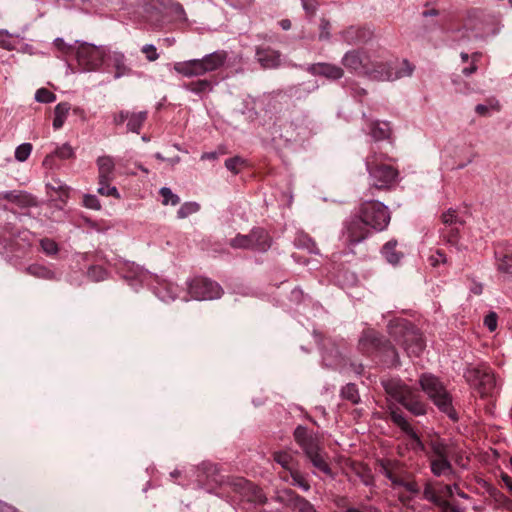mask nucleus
<instances>
[{"mask_svg": "<svg viewBox=\"0 0 512 512\" xmlns=\"http://www.w3.org/2000/svg\"><path fill=\"white\" fill-rule=\"evenodd\" d=\"M390 160L387 154L375 150L367 156L365 166L370 179L367 194L373 196L374 190L390 191L396 186L399 171L387 163Z\"/></svg>", "mask_w": 512, "mask_h": 512, "instance_id": "nucleus-1", "label": "nucleus"}, {"mask_svg": "<svg viewBox=\"0 0 512 512\" xmlns=\"http://www.w3.org/2000/svg\"><path fill=\"white\" fill-rule=\"evenodd\" d=\"M228 58L224 50H218L198 59L176 62L173 69L183 77L191 78L214 72L221 68Z\"/></svg>", "mask_w": 512, "mask_h": 512, "instance_id": "nucleus-2", "label": "nucleus"}, {"mask_svg": "<svg viewBox=\"0 0 512 512\" xmlns=\"http://www.w3.org/2000/svg\"><path fill=\"white\" fill-rule=\"evenodd\" d=\"M390 334L399 343L409 356H419L424 348L425 341L422 334L413 325L406 321L390 323Z\"/></svg>", "mask_w": 512, "mask_h": 512, "instance_id": "nucleus-3", "label": "nucleus"}, {"mask_svg": "<svg viewBox=\"0 0 512 512\" xmlns=\"http://www.w3.org/2000/svg\"><path fill=\"white\" fill-rule=\"evenodd\" d=\"M419 383L422 390L439 410L446 413L450 418L456 419V413L452 406V398L437 377L431 374H422Z\"/></svg>", "mask_w": 512, "mask_h": 512, "instance_id": "nucleus-4", "label": "nucleus"}, {"mask_svg": "<svg viewBox=\"0 0 512 512\" xmlns=\"http://www.w3.org/2000/svg\"><path fill=\"white\" fill-rule=\"evenodd\" d=\"M386 392L408 411L416 416L424 415L426 408L417 391L399 381H389L384 385Z\"/></svg>", "mask_w": 512, "mask_h": 512, "instance_id": "nucleus-5", "label": "nucleus"}, {"mask_svg": "<svg viewBox=\"0 0 512 512\" xmlns=\"http://www.w3.org/2000/svg\"><path fill=\"white\" fill-rule=\"evenodd\" d=\"M430 451L427 452V458L432 474L436 477H447L454 475V469L449 460L451 447L441 439L431 440L429 443Z\"/></svg>", "mask_w": 512, "mask_h": 512, "instance_id": "nucleus-6", "label": "nucleus"}, {"mask_svg": "<svg viewBox=\"0 0 512 512\" xmlns=\"http://www.w3.org/2000/svg\"><path fill=\"white\" fill-rule=\"evenodd\" d=\"M358 214L364 224L374 231H383L388 226L391 216L388 207L376 200L362 202Z\"/></svg>", "mask_w": 512, "mask_h": 512, "instance_id": "nucleus-7", "label": "nucleus"}, {"mask_svg": "<svg viewBox=\"0 0 512 512\" xmlns=\"http://www.w3.org/2000/svg\"><path fill=\"white\" fill-rule=\"evenodd\" d=\"M359 349L366 353L372 354L379 352L384 356V362L390 366L399 364V356L395 348L385 340H382L379 334L375 331H365L359 340Z\"/></svg>", "mask_w": 512, "mask_h": 512, "instance_id": "nucleus-8", "label": "nucleus"}, {"mask_svg": "<svg viewBox=\"0 0 512 512\" xmlns=\"http://www.w3.org/2000/svg\"><path fill=\"white\" fill-rule=\"evenodd\" d=\"M271 237L263 228H254L248 235L237 234L230 241V246L235 249H251L266 252L271 247Z\"/></svg>", "mask_w": 512, "mask_h": 512, "instance_id": "nucleus-9", "label": "nucleus"}, {"mask_svg": "<svg viewBox=\"0 0 512 512\" xmlns=\"http://www.w3.org/2000/svg\"><path fill=\"white\" fill-rule=\"evenodd\" d=\"M370 57L360 51L352 50L342 58L343 66L351 72L359 75H366L370 78H391V74H384L370 67Z\"/></svg>", "mask_w": 512, "mask_h": 512, "instance_id": "nucleus-10", "label": "nucleus"}, {"mask_svg": "<svg viewBox=\"0 0 512 512\" xmlns=\"http://www.w3.org/2000/svg\"><path fill=\"white\" fill-rule=\"evenodd\" d=\"M464 377L471 386L478 389L482 396L491 393L496 385L492 370L484 364L477 367H468Z\"/></svg>", "mask_w": 512, "mask_h": 512, "instance_id": "nucleus-11", "label": "nucleus"}, {"mask_svg": "<svg viewBox=\"0 0 512 512\" xmlns=\"http://www.w3.org/2000/svg\"><path fill=\"white\" fill-rule=\"evenodd\" d=\"M106 56V49L103 46H95L89 43H82L78 46L76 58L79 66L84 71L98 69Z\"/></svg>", "mask_w": 512, "mask_h": 512, "instance_id": "nucleus-12", "label": "nucleus"}, {"mask_svg": "<svg viewBox=\"0 0 512 512\" xmlns=\"http://www.w3.org/2000/svg\"><path fill=\"white\" fill-rule=\"evenodd\" d=\"M192 297L197 300H212L217 299L222 294L220 285L207 278L194 279L189 287Z\"/></svg>", "mask_w": 512, "mask_h": 512, "instance_id": "nucleus-13", "label": "nucleus"}, {"mask_svg": "<svg viewBox=\"0 0 512 512\" xmlns=\"http://www.w3.org/2000/svg\"><path fill=\"white\" fill-rule=\"evenodd\" d=\"M370 235V228L364 224L357 214L348 219L344 224L343 236L348 246H354L365 240Z\"/></svg>", "mask_w": 512, "mask_h": 512, "instance_id": "nucleus-14", "label": "nucleus"}, {"mask_svg": "<svg viewBox=\"0 0 512 512\" xmlns=\"http://www.w3.org/2000/svg\"><path fill=\"white\" fill-rule=\"evenodd\" d=\"M402 68H398V62H390V63H382V62H373L370 60L371 69H375L379 72H383L384 74H391V78H373L378 81H393L402 77L411 76L414 67L407 61L403 60L401 62Z\"/></svg>", "mask_w": 512, "mask_h": 512, "instance_id": "nucleus-15", "label": "nucleus"}, {"mask_svg": "<svg viewBox=\"0 0 512 512\" xmlns=\"http://www.w3.org/2000/svg\"><path fill=\"white\" fill-rule=\"evenodd\" d=\"M275 499L296 512H316L314 506L308 500L288 488L278 490Z\"/></svg>", "mask_w": 512, "mask_h": 512, "instance_id": "nucleus-16", "label": "nucleus"}, {"mask_svg": "<svg viewBox=\"0 0 512 512\" xmlns=\"http://www.w3.org/2000/svg\"><path fill=\"white\" fill-rule=\"evenodd\" d=\"M441 222L447 231L443 232L444 238L451 244H456L459 239V229L465 224V220L458 214L457 210L449 208L441 215Z\"/></svg>", "mask_w": 512, "mask_h": 512, "instance_id": "nucleus-17", "label": "nucleus"}, {"mask_svg": "<svg viewBox=\"0 0 512 512\" xmlns=\"http://www.w3.org/2000/svg\"><path fill=\"white\" fill-rule=\"evenodd\" d=\"M391 420L396 424L402 431H404L411 439V448L413 450L424 451L425 446L416 432L413 430L409 422L405 419L402 412L399 410H391Z\"/></svg>", "mask_w": 512, "mask_h": 512, "instance_id": "nucleus-18", "label": "nucleus"}, {"mask_svg": "<svg viewBox=\"0 0 512 512\" xmlns=\"http://www.w3.org/2000/svg\"><path fill=\"white\" fill-rule=\"evenodd\" d=\"M255 56L263 69H276L281 64V53L269 46H257Z\"/></svg>", "mask_w": 512, "mask_h": 512, "instance_id": "nucleus-19", "label": "nucleus"}, {"mask_svg": "<svg viewBox=\"0 0 512 512\" xmlns=\"http://www.w3.org/2000/svg\"><path fill=\"white\" fill-rule=\"evenodd\" d=\"M308 71L314 76H322L330 80H338L343 77L341 67L330 63H315L308 67Z\"/></svg>", "mask_w": 512, "mask_h": 512, "instance_id": "nucleus-20", "label": "nucleus"}, {"mask_svg": "<svg viewBox=\"0 0 512 512\" xmlns=\"http://www.w3.org/2000/svg\"><path fill=\"white\" fill-rule=\"evenodd\" d=\"M379 466L380 472L391 481L394 487L398 486L406 475L397 461L380 460Z\"/></svg>", "mask_w": 512, "mask_h": 512, "instance_id": "nucleus-21", "label": "nucleus"}, {"mask_svg": "<svg viewBox=\"0 0 512 512\" xmlns=\"http://www.w3.org/2000/svg\"><path fill=\"white\" fill-rule=\"evenodd\" d=\"M109 61L114 69V78L119 79L132 74V68L127 64L126 57L122 52H113L109 56Z\"/></svg>", "mask_w": 512, "mask_h": 512, "instance_id": "nucleus-22", "label": "nucleus"}, {"mask_svg": "<svg viewBox=\"0 0 512 512\" xmlns=\"http://www.w3.org/2000/svg\"><path fill=\"white\" fill-rule=\"evenodd\" d=\"M99 181H112L114 176L115 163L111 156H101L97 159Z\"/></svg>", "mask_w": 512, "mask_h": 512, "instance_id": "nucleus-23", "label": "nucleus"}, {"mask_svg": "<svg viewBox=\"0 0 512 512\" xmlns=\"http://www.w3.org/2000/svg\"><path fill=\"white\" fill-rule=\"evenodd\" d=\"M243 484V495L247 498L249 502H253L256 504H264L266 502V497L259 487L253 485L250 482L240 480L239 485Z\"/></svg>", "mask_w": 512, "mask_h": 512, "instance_id": "nucleus-24", "label": "nucleus"}, {"mask_svg": "<svg viewBox=\"0 0 512 512\" xmlns=\"http://www.w3.org/2000/svg\"><path fill=\"white\" fill-rule=\"evenodd\" d=\"M70 111V105L67 102H62L56 105L54 109L53 128L55 130L60 129L68 116Z\"/></svg>", "mask_w": 512, "mask_h": 512, "instance_id": "nucleus-25", "label": "nucleus"}, {"mask_svg": "<svg viewBox=\"0 0 512 512\" xmlns=\"http://www.w3.org/2000/svg\"><path fill=\"white\" fill-rule=\"evenodd\" d=\"M147 119V111H141V112H130L128 122H127V129L130 132L133 133H139L144 122Z\"/></svg>", "mask_w": 512, "mask_h": 512, "instance_id": "nucleus-26", "label": "nucleus"}, {"mask_svg": "<svg viewBox=\"0 0 512 512\" xmlns=\"http://www.w3.org/2000/svg\"><path fill=\"white\" fill-rule=\"evenodd\" d=\"M57 156L60 159H71L75 156L73 148L69 144H63L60 147H57L53 154L47 155L43 161L44 165H48L52 160L53 157Z\"/></svg>", "mask_w": 512, "mask_h": 512, "instance_id": "nucleus-27", "label": "nucleus"}, {"mask_svg": "<svg viewBox=\"0 0 512 512\" xmlns=\"http://www.w3.org/2000/svg\"><path fill=\"white\" fill-rule=\"evenodd\" d=\"M273 460L281 465L282 468L291 472V470L295 469L293 467L294 458L292 454L288 451H276L273 453Z\"/></svg>", "mask_w": 512, "mask_h": 512, "instance_id": "nucleus-28", "label": "nucleus"}, {"mask_svg": "<svg viewBox=\"0 0 512 512\" xmlns=\"http://www.w3.org/2000/svg\"><path fill=\"white\" fill-rule=\"evenodd\" d=\"M371 136L376 140H384L390 137L391 130L388 123L375 122L371 126Z\"/></svg>", "mask_w": 512, "mask_h": 512, "instance_id": "nucleus-29", "label": "nucleus"}, {"mask_svg": "<svg viewBox=\"0 0 512 512\" xmlns=\"http://www.w3.org/2000/svg\"><path fill=\"white\" fill-rule=\"evenodd\" d=\"M300 447L303 449L307 458L323 452L319 439L316 436L308 438Z\"/></svg>", "mask_w": 512, "mask_h": 512, "instance_id": "nucleus-30", "label": "nucleus"}, {"mask_svg": "<svg viewBox=\"0 0 512 512\" xmlns=\"http://www.w3.org/2000/svg\"><path fill=\"white\" fill-rule=\"evenodd\" d=\"M308 459L311 461V463L313 464V466L315 468H317L319 471L323 472L327 476L332 477V470L326 460V456H325L324 452H321L312 457H309Z\"/></svg>", "mask_w": 512, "mask_h": 512, "instance_id": "nucleus-31", "label": "nucleus"}, {"mask_svg": "<svg viewBox=\"0 0 512 512\" xmlns=\"http://www.w3.org/2000/svg\"><path fill=\"white\" fill-rule=\"evenodd\" d=\"M500 104L496 99H488L486 104H478L475 107V111L479 116H488L491 112L499 111Z\"/></svg>", "mask_w": 512, "mask_h": 512, "instance_id": "nucleus-32", "label": "nucleus"}, {"mask_svg": "<svg viewBox=\"0 0 512 512\" xmlns=\"http://www.w3.org/2000/svg\"><path fill=\"white\" fill-rule=\"evenodd\" d=\"M396 242L389 241L383 246L382 253L391 264H397L400 261V254L396 252Z\"/></svg>", "mask_w": 512, "mask_h": 512, "instance_id": "nucleus-33", "label": "nucleus"}, {"mask_svg": "<svg viewBox=\"0 0 512 512\" xmlns=\"http://www.w3.org/2000/svg\"><path fill=\"white\" fill-rule=\"evenodd\" d=\"M26 272L32 276L44 279H53L55 276L53 271L42 265H31L27 267Z\"/></svg>", "mask_w": 512, "mask_h": 512, "instance_id": "nucleus-34", "label": "nucleus"}, {"mask_svg": "<svg viewBox=\"0 0 512 512\" xmlns=\"http://www.w3.org/2000/svg\"><path fill=\"white\" fill-rule=\"evenodd\" d=\"M298 247L307 249L310 253L318 254L316 243L306 234H299L295 240Z\"/></svg>", "mask_w": 512, "mask_h": 512, "instance_id": "nucleus-35", "label": "nucleus"}, {"mask_svg": "<svg viewBox=\"0 0 512 512\" xmlns=\"http://www.w3.org/2000/svg\"><path fill=\"white\" fill-rule=\"evenodd\" d=\"M187 89L193 93H203L212 90V82L207 79L193 81L187 85Z\"/></svg>", "mask_w": 512, "mask_h": 512, "instance_id": "nucleus-36", "label": "nucleus"}, {"mask_svg": "<svg viewBox=\"0 0 512 512\" xmlns=\"http://www.w3.org/2000/svg\"><path fill=\"white\" fill-rule=\"evenodd\" d=\"M290 476L292 478V484L294 486H298L303 491H308L310 489V484L307 481L304 474H302L298 469L291 470Z\"/></svg>", "mask_w": 512, "mask_h": 512, "instance_id": "nucleus-37", "label": "nucleus"}, {"mask_svg": "<svg viewBox=\"0 0 512 512\" xmlns=\"http://www.w3.org/2000/svg\"><path fill=\"white\" fill-rule=\"evenodd\" d=\"M200 205L197 202H185L181 205L177 212V216L180 219L189 217L199 211Z\"/></svg>", "mask_w": 512, "mask_h": 512, "instance_id": "nucleus-38", "label": "nucleus"}, {"mask_svg": "<svg viewBox=\"0 0 512 512\" xmlns=\"http://www.w3.org/2000/svg\"><path fill=\"white\" fill-rule=\"evenodd\" d=\"M449 446L451 447V454H450L449 458L453 459L457 465H459L463 468L466 467L469 459L465 455V452L463 450L455 447L452 444H449Z\"/></svg>", "mask_w": 512, "mask_h": 512, "instance_id": "nucleus-39", "label": "nucleus"}, {"mask_svg": "<svg viewBox=\"0 0 512 512\" xmlns=\"http://www.w3.org/2000/svg\"><path fill=\"white\" fill-rule=\"evenodd\" d=\"M341 395L344 399L351 401L353 404H357L360 400L358 389L354 384H347L343 387Z\"/></svg>", "mask_w": 512, "mask_h": 512, "instance_id": "nucleus-40", "label": "nucleus"}, {"mask_svg": "<svg viewBox=\"0 0 512 512\" xmlns=\"http://www.w3.org/2000/svg\"><path fill=\"white\" fill-rule=\"evenodd\" d=\"M423 497L424 499L434 503L438 506L439 502H441L443 499L437 494L436 489L432 485L431 482H427L424 486L423 490Z\"/></svg>", "mask_w": 512, "mask_h": 512, "instance_id": "nucleus-41", "label": "nucleus"}, {"mask_svg": "<svg viewBox=\"0 0 512 512\" xmlns=\"http://www.w3.org/2000/svg\"><path fill=\"white\" fill-rule=\"evenodd\" d=\"M3 198L14 203H29L32 200L28 194L22 192L16 193L15 191L6 192Z\"/></svg>", "mask_w": 512, "mask_h": 512, "instance_id": "nucleus-42", "label": "nucleus"}, {"mask_svg": "<svg viewBox=\"0 0 512 512\" xmlns=\"http://www.w3.org/2000/svg\"><path fill=\"white\" fill-rule=\"evenodd\" d=\"M32 152V145L30 143H23L15 149V159L19 162L26 161Z\"/></svg>", "mask_w": 512, "mask_h": 512, "instance_id": "nucleus-43", "label": "nucleus"}, {"mask_svg": "<svg viewBox=\"0 0 512 512\" xmlns=\"http://www.w3.org/2000/svg\"><path fill=\"white\" fill-rule=\"evenodd\" d=\"M35 100L39 103H52L56 100V95L46 88H40L35 93Z\"/></svg>", "mask_w": 512, "mask_h": 512, "instance_id": "nucleus-44", "label": "nucleus"}, {"mask_svg": "<svg viewBox=\"0 0 512 512\" xmlns=\"http://www.w3.org/2000/svg\"><path fill=\"white\" fill-rule=\"evenodd\" d=\"M245 165V160L239 156L229 158L225 161V167L234 174H238Z\"/></svg>", "mask_w": 512, "mask_h": 512, "instance_id": "nucleus-45", "label": "nucleus"}, {"mask_svg": "<svg viewBox=\"0 0 512 512\" xmlns=\"http://www.w3.org/2000/svg\"><path fill=\"white\" fill-rule=\"evenodd\" d=\"M159 193L163 198L162 203L164 205L171 204L174 206L180 202L179 197L176 194H174L168 187L161 188Z\"/></svg>", "mask_w": 512, "mask_h": 512, "instance_id": "nucleus-46", "label": "nucleus"}, {"mask_svg": "<svg viewBox=\"0 0 512 512\" xmlns=\"http://www.w3.org/2000/svg\"><path fill=\"white\" fill-rule=\"evenodd\" d=\"M110 182L111 181H103V182L99 181L98 193L103 196H113L115 198H119L120 195L118 193L117 188L115 186H110L109 185Z\"/></svg>", "mask_w": 512, "mask_h": 512, "instance_id": "nucleus-47", "label": "nucleus"}, {"mask_svg": "<svg viewBox=\"0 0 512 512\" xmlns=\"http://www.w3.org/2000/svg\"><path fill=\"white\" fill-rule=\"evenodd\" d=\"M398 486L405 488L406 491L413 495H417L420 492L417 482L415 480L408 479L407 475L402 478Z\"/></svg>", "mask_w": 512, "mask_h": 512, "instance_id": "nucleus-48", "label": "nucleus"}, {"mask_svg": "<svg viewBox=\"0 0 512 512\" xmlns=\"http://www.w3.org/2000/svg\"><path fill=\"white\" fill-rule=\"evenodd\" d=\"M498 270L503 273L512 274V256L503 255L498 259L497 263Z\"/></svg>", "mask_w": 512, "mask_h": 512, "instance_id": "nucleus-49", "label": "nucleus"}, {"mask_svg": "<svg viewBox=\"0 0 512 512\" xmlns=\"http://www.w3.org/2000/svg\"><path fill=\"white\" fill-rule=\"evenodd\" d=\"M41 248L48 255H54L58 252L57 243L50 238H44L40 241Z\"/></svg>", "mask_w": 512, "mask_h": 512, "instance_id": "nucleus-50", "label": "nucleus"}, {"mask_svg": "<svg viewBox=\"0 0 512 512\" xmlns=\"http://www.w3.org/2000/svg\"><path fill=\"white\" fill-rule=\"evenodd\" d=\"M313 435L309 434L306 427L298 426L294 431L295 441L299 446H301L308 438H311Z\"/></svg>", "mask_w": 512, "mask_h": 512, "instance_id": "nucleus-51", "label": "nucleus"}, {"mask_svg": "<svg viewBox=\"0 0 512 512\" xmlns=\"http://www.w3.org/2000/svg\"><path fill=\"white\" fill-rule=\"evenodd\" d=\"M0 47L12 51L16 48V44L7 32H0Z\"/></svg>", "mask_w": 512, "mask_h": 512, "instance_id": "nucleus-52", "label": "nucleus"}, {"mask_svg": "<svg viewBox=\"0 0 512 512\" xmlns=\"http://www.w3.org/2000/svg\"><path fill=\"white\" fill-rule=\"evenodd\" d=\"M142 53L145 54L146 59L149 62H154L159 58L157 48L153 44H146L141 49Z\"/></svg>", "mask_w": 512, "mask_h": 512, "instance_id": "nucleus-53", "label": "nucleus"}, {"mask_svg": "<svg viewBox=\"0 0 512 512\" xmlns=\"http://www.w3.org/2000/svg\"><path fill=\"white\" fill-rule=\"evenodd\" d=\"M83 205L88 209L99 210L101 204L95 195L86 194L83 197Z\"/></svg>", "mask_w": 512, "mask_h": 512, "instance_id": "nucleus-54", "label": "nucleus"}, {"mask_svg": "<svg viewBox=\"0 0 512 512\" xmlns=\"http://www.w3.org/2000/svg\"><path fill=\"white\" fill-rule=\"evenodd\" d=\"M330 28H331V24L330 22L325 19V18H322L320 20V26H319V39L320 40H328L330 38Z\"/></svg>", "mask_w": 512, "mask_h": 512, "instance_id": "nucleus-55", "label": "nucleus"}, {"mask_svg": "<svg viewBox=\"0 0 512 512\" xmlns=\"http://www.w3.org/2000/svg\"><path fill=\"white\" fill-rule=\"evenodd\" d=\"M497 314L495 312H490L484 318V325L489 329L490 332H493L497 328Z\"/></svg>", "mask_w": 512, "mask_h": 512, "instance_id": "nucleus-56", "label": "nucleus"}, {"mask_svg": "<svg viewBox=\"0 0 512 512\" xmlns=\"http://www.w3.org/2000/svg\"><path fill=\"white\" fill-rule=\"evenodd\" d=\"M438 507L442 510V512H461V509L447 500H442L439 502Z\"/></svg>", "mask_w": 512, "mask_h": 512, "instance_id": "nucleus-57", "label": "nucleus"}, {"mask_svg": "<svg viewBox=\"0 0 512 512\" xmlns=\"http://www.w3.org/2000/svg\"><path fill=\"white\" fill-rule=\"evenodd\" d=\"M54 45L59 51L64 52V53H68L72 50V47L70 45L66 44L62 38H56L54 40Z\"/></svg>", "mask_w": 512, "mask_h": 512, "instance_id": "nucleus-58", "label": "nucleus"}, {"mask_svg": "<svg viewBox=\"0 0 512 512\" xmlns=\"http://www.w3.org/2000/svg\"><path fill=\"white\" fill-rule=\"evenodd\" d=\"M302 6L304 10L309 14L310 16L314 15L316 12V3L314 1H308V0H301Z\"/></svg>", "mask_w": 512, "mask_h": 512, "instance_id": "nucleus-59", "label": "nucleus"}, {"mask_svg": "<svg viewBox=\"0 0 512 512\" xmlns=\"http://www.w3.org/2000/svg\"><path fill=\"white\" fill-rule=\"evenodd\" d=\"M431 265L436 266L439 263H446V256L441 251H437L435 255L430 257Z\"/></svg>", "mask_w": 512, "mask_h": 512, "instance_id": "nucleus-60", "label": "nucleus"}, {"mask_svg": "<svg viewBox=\"0 0 512 512\" xmlns=\"http://www.w3.org/2000/svg\"><path fill=\"white\" fill-rule=\"evenodd\" d=\"M479 55L478 54H473L472 55V63L469 67H466L463 69V74L465 76H470L471 74L475 73L477 71V66L475 64V61L478 59Z\"/></svg>", "mask_w": 512, "mask_h": 512, "instance_id": "nucleus-61", "label": "nucleus"}, {"mask_svg": "<svg viewBox=\"0 0 512 512\" xmlns=\"http://www.w3.org/2000/svg\"><path fill=\"white\" fill-rule=\"evenodd\" d=\"M129 115H130V112L129 111H121L119 112L118 114H116L114 116V123L116 125H121L123 124L125 121L128 122V118H129Z\"/></svg>", "mask_w": 512, "mask_h": 512, "instance_id": "nucleus-62", "label": "nucleus"}, {"mask_svg": "<svg viewBox=\"0 0 512 512\" xmlns=\"http://www.w3.org/2000/svg\"><path fill=\"white\" fill-rule=\"evenodd\" d=\"M490 495L499 503H506L508 501L507 497L497 489L491 490Z\"/></svg>", "mask_w": 512, "mask_h": 512, "instance_id": "nucleus-63", "label": "nucleus"}, {"mask_svg": "<svg viewBox=\"0 0 512 512\" xmlns=\"http://www.w3.org/2000/svg\"><path fill=\"white\" fill-rule=\"evenodd\" d=\"M500 478L505 487L512 492V478L506 473H501Z\"/></svg>", "mask_w": 512, "mask_h": 512, "instance_id": "nucleus-64", "label": "nucleus"}]
</instances>
